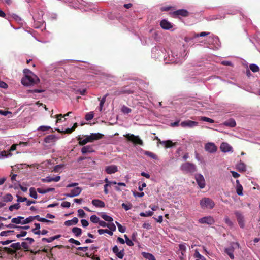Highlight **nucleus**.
Segmentation results:
<instances>
[{
  "label": "nucleus",
  "mask_w": 260,
  "mask_h": 260,
  "mask_svg": "<svg viewBox=\"0 0 260 260\" xmlns=\"http://www.w3.org/2000/svg\"><path fill=\"white\" fill-rule=\"evenodd\" d=\"M21 81L23 85L29 86L38 84L40 82V79L35 74H32L30 76H24Z\"/></svg>",
  "instance_id": "1"
},
{
  "label": "nucleus",
  "mask_w": 260,
  "mask_h": 260,
  "mask_svg": "<svg viewBox=\"0 0 260 260\" xmlns=\"http://www.w3.org/2000/svg\"><path fill=\"white\" fill-rule=\"evenodd\" d=\"M200 205L202 209H212L215 206V203L209 198H203L200 201Z\"/></svg>",
  "instance_id": "2"
},
{
  "label": "nucleus",
  "mask_w": 260,
  "mask_h": 260,
  "mask_svg": "<svg viewBox=\"0 0 260 260\" xmlns=\"http://www.w3.org/2000/svg\"><path fill=\"white\" fill-rule=\"evenodd\" d=\"M239 244L238 242H232L229 247L225 248L224 252L233 260L235 258L234 251L236 248H239Z\"/></svg>",
  "instance_id": "3"
},
{
  "label": "nucleus",
  "mask_w": 260,
  "mask_h": 260,
  "mask_svg": "<svg viewBox=\"0 0 260 260\" xmlns=\"http://www.w3.org/2000/svg\"><path fill=\"white\" fill-rule=\"evenodd\" d=\"M181 170L185 173H193L197 171L196 166L189 162L183 164L181 166Z\"/></svg>",
  "instance_id": "4"
},
{
  "label": "nucleus",
  "mask_w": 260,
  "mask_h": 260,
  "mask_svg": "<svg viewBox=\"0 0 260 260\" xmlns=\"http://www.w3.org/2000/svg\"><path fill=\"white\" fill-rule=\"evenodd\" d=\"M124 136L128 141H132L135 144H139L141 146L143 145V141L138 136H135L133 134H127L124 135Z\"/></svg>",
  "instance_id": "5"
},
{
  "label": "nucleus",
  "mask_w": 260,
  "mask_h": 260,
  "mask_svg": "<svg viewBox=\"0 0 260 260\" xmlns=\"http://www.w3.org/2000/svg\"><path fill=\"white\" fill-rule=\"evenodd\" d=\"M234 214L239 226L242 229L244 228L245 226V220L243 214L238 211H235Z\"/></svg>",
  "instance_id": "6"
},
{
  "label": "nucleus",
  "mask_w": 260,
  "mask_h": 260,
  "mask_svg": "<svg viewBox=\"0 0 260 260\" xmlns=\"http://www.w3.org/2000/svg\"><path fill=\"white\" fill-rule=\"evenodd\" d=\"M82 188L80 187H77L71 190L70 193L64 194L67 197L73 198L79 196L82 192Z\"/></svg>",
  "instance_id": "7"
},
{
  "label": "nucleus",
  "mask_w": 260,
  "mask_h": 260,
  "mask_svg": "<svg viewBox=\"0 0 260 260\" xmlns=\"http://www.w3.org/2000/svg\"><path fill=\"white\" fill-rule=\"evenodd\" d=\"M196 181L201 188H204L205 186V180L203 176L201 174H196L195 176Z\"/></svg>",
  "instance_id": "8"
},
{
  "label": "nucleus",
  "mask_w": 260,
  "mask_h": 260,
  "mask_svg": "<svg viewBox=\"0 0 260 260\" xmlns=\"http://www.w3.org/2000/svg\"><path fill=\"white\" fill-rule=\"evenodd\" d=\"M205 149L210 153H214L217 150V146L213 143H208L205 146Z\"/></svg>",
  "instance_id": "9"
},
{
  "label": "nucleus",
  "mask_w": 260,
  "mask_h": 260,
  "mask_svg": "<svg viewBox=\"0 0 260 260\" xmlns=\"http://www.w3.org/2000/svg\"><path fill=\"white\" fill-rule=\"evenodd\" d=\"M215 221L211 216H207L199 219V222L202 224H213Z\"/></svg>",
  "instance_id": "10"
},
{
  "label": "nucleus",
  "mask_w": 260,
  "mask_h": 260,
  "mask_svg": "<svg viewBox=\"0 0 260 260\" xmlns=\"http://www.w3.org/2000/svg\"><path fill=\"white\" fill-rule=\"evenodd\" d=\"M180 125L183 127H193L198 125V122L188 120L181 122Z\"/></svg>",
  "instance_id": "11"
},
{
  "label": "nucleus",
  "mask_w": 260,
  "mask_h": 260,
  "mask_svg": "<svg viewBox=\"0 0 260 260\" xmlns=\"http://www.w3.org/2000/svg\"><path fill=\"white\" fill-rule=\"evenodd\" d=\"M173 14L175 16L187 17L189 15V12L185 9H179L174 11Z\"/></svg>",
  "instance_id": "12"
},
{
  "label": "nucleus",
  "mask_w": 260,
  "mask_h": 260,
  "mask_svg": "<svg viewBox=\"0 0 260 260\" xmlns=\"http://www.w3.org/2000/svg\"><path fill=\"white\" fill-rule=\"evenodd\" d=\"M160 26L164 29L168 30L172 28L171 23L166 19H163L160 22Z\"/></svg>",
  "instance_id": "13"
},
{
  "label": "nucleus",
  "mask_w": 260,
  "mask_h": 260,
  "mask_svg": "<svg viewBox=\"0 0 260 260\" xmlns=\"http://www.w3.org/2000/svg\"><path fill=\"white\" fill-rule=\"evenodd\" d=\"M118 171V168L116 165H110L106 167L105 172L108 174L115 173Z\"/></svg>",
  "instance_id": "14"
},
{
  "label": "nucleus",
  "mask_w": 260,
  "mask_h": 260,
  "mask_svg": "<svg viewBox=\"0 0 260 260\" xmlns=\"http://www.w3.org/2000/svg\"><path fill=\"white\" fill-rule=\"evenodd\" d=\"M60 179V176H57L55 177H51L50 176L46 177L41 179L43 182H51L52 181L58 182Z\"/></svg>",
  "instance_id": "15"
},
{
  "label": "nucleus",
  "mask_w": 260,
  "mask_h": 260,
  "mask_svg": "<svg viewBox=\"0 0 260 260\" xmlns=\"http://www.w3.org/2000/svg\"><path fill=\"white\" fill-rule=\"evenodd\" d=\"M94 151L95 150H94L93 146L91 145L85 146L81 149V152L83 154L87 153L94 152Z\"/></svg>",
  "instance_id": "16"
},
{
  "label": "nucleus",
  "mask_w": 260,
  "mask_h": 260,
  "mask_svg": "<svg viewBox=\"0 0 260 260\" xmlns=\"http://www.w3.org/2000/svg\"><path fill=\"white\" fill-rule=\"evenodd\" d=\"M157 139L158 140L159 143L161 144L164 145V146L167 148H170V147L175 146L176 145V143H173L171 140L161 141L160 139H158V138H157Z\"/></svg>",
  "instance_id": "17"
},
{
  "label": "nucleus",
  "mask_w": 260,
  "mask_h": 260,
  "mask_svg": "<svg viewBox=\"0 0 260 260\" xmlns=\"http://www.w3.org/2000/svg\"><path fill=\"white\" fill-rule=\"evenodd\" d=\"M220 149L222 152H228L232 150V147L227 143H222L220 146Z\"/></svg>",
  "instance_id": "18"
},
{
  "label": "nucleus",
  "mask_w": 260,
  "mask_h": 260,
  "mask_svg": "<svg viewBox=\"0 0 260 260\" xmlns=\"http://www.w3.org/2000/svg\"><path fill=\"white\" fill-rule=\"evenodd\" d=\"M92 204L95 207L100 208H104L105 206L104 202L99 199L93 200Z\"/></svg>",
  "instance_id": "19"
},
{
  "label": "nucleus",
  "mask_w": 260,
  "mask_h": 260,
  "mask_svg": "<svg viewBox=\"0 0 260 260\" xmlns=\"http://www.w3.org/2000/svg\"><path fill=\"white\" fill-rule=\"evenodd\" d=\"M93 142L92 138L91 137V135L86 136V138L83 139L82 141H80L79 142V144L81 146H83L87 144L88 142Z\"/></svg>",
  "instance_id": "20"
},
{
  "label": "nucleus",
  "mask_w": 260,
  "mask_h": 260,
  "mask_svg": "<svg viewBox=\"0 0 260 260\" xmlns=\"http://www.w3.org/2000/svg\"><path fill=\"white\" fill-rule=\"evenodd\" d=\"M223 124L225 126L230 127H234L236 125V123L234 119L231 118L228 120L224 122Z\"/></svg>",
  "instance_id": "21"
},
{
  "label": "nucleus",
  "mask_w": 260,
  "mask_h": 260,
  "mask_svg": "<svg viewBox=\"0 0 260 260\" xmlns=\"http://www.w3.org/2000/svg\"><path fill=\"white\" fill-rule=\"evenodd\" d=\"M78 222V219L77 217H74L72 220L66 221L64 224L66 226H70L72 225H76Z\"/></svg>",
  "instance_id": "22"
},
{
  "label": "nucleus",
  "mask_w": 260,
  "mask_h": 260,
  "mask_svg": "<svg viewBox=\"0 0 260 260\" xmlns=\"http://www.w3.org/2000/svg\"><path fill=\"white\" fill-rule=\"evenodd\" d=\"M24 217L22 216H18L17 217L12 218L11 222L15 224H23V220Z\"/></svg>",
  "instance_id": "23"
},
{
  "label": "nucleus",
  "mask_w": 260,
  "mask_h": 260,
  "mask_svg": "<svg viewBox=\"0 0 260 260\" xmlns=\"http://www.w3.org/2000/svg\"><path fill=\"white\" fill-rule=\"evenodd\" d=\"M56 137L54 135H50L44 138V142L47 143L53 142L55 140Z\"/></svg>",
  "instance_id": "24"
},
{
  "label": "nucleus",
  "mask_w": 260,
  "mask_h": 260,
  "mask_svg": "<svg viewBox=\"0 0 260 260\" xmlns=\"http://www.w3.org/2000/svg\"><path fill=\"white\" fill-rule=\"evenodd\" d=\"M236 183H237V187H236V192L239 195L241 196L243 194L242 193V190H243V187L240 184L239 181L238 180H236Z\"/></svg>",
  "instance_id": "25"
},
{
  "label": "nucleus",
  "mask_w": 260,
  "mask_h": 260,
  "mask_svg": "<svg viewBox=\"0 0 260 260\" xmlns=\"http://www.w3.org/2000/svg\"><path fill=\"white\" fill-rule=\"evenodd\" d=\"M142 255L144 258L148 259V260H156L154 255L151 253L143 252L142 253Z\"/></svg>",
  "instance_id": "26"
},
{
  "label": "nucleus",
  "mask_w": 260,
  "mask_h": 260,
  "mask_svg": "<svg viewBox=\"0 0 260 260\" xmlns=\"http://www.w3.org/2000/svg\"><path fill=\"white\" fill-rule=\"evenodd\" d=\"M237 169L239 171L244 172L246 170V165L244 162H240L237 165Z\"/></svg>",
  "instance_id": "27"
},
{
  "label": "nucleus",
  "mask_w": 260,
  "mask_h": 260,
  "mask_svg": "<svg viewBox=\"0 0 260 260\" xmlns=\"http://www.w3.org/2000/svg\"><path fill=\"white\" fill-rule=\"evenodd\" d=\"M91 136L92 138L93 141L94 140H99L100 139H102L103 137L104 136V135L100 134V133H92L91 134Z\"/></svg>",
  "instance_id": "28"
},
{
  "label": "nucleus",
  "mask_w": 260,
  "mask_h": 260,
  "mask_svg": "<svg viewBox=\"0 0 260 260\" xmlns=\"http://www.w3.org/2000/svg\"><path fill=\"white\" fill-rule=\"evenodd\" d=\"M13 196L10 193H7L3 197L2 200L4 202H8L13 200Z\"/></svg>",
  "instance_id": "29"
},
{
  "label": "nucleus",
  "mask_w": 260,
  "mask_h": 260,
  "mask_svg": "<svg viewBox=\"0 0 260 260\" xmlns=\"http://www.w3.org/2000/svg\"><path fill=\"white\" fill-rule=\"evenodd\" d=\"M37 190L35 189V188L34 187H31L30 189H29V192H30V196L32 198H33L34 199H37L38 198V194L37 193Z\"/></svg>",
  "instance_id": "30"
},
{
  "label": "nucleus",
  "mask_w": 260,
  "mask_h": 260,
  "mask_svg": "<svg viewBox=\"0 0 260 260\" xmlns=\"http://www.w3.org/2000/svg\"><path fill=\"white\" fill-rule=\"evenodd\" d=\"M35 228L32 230V232L36 235H40L41 234L40 225L39 223H35Z\"/></svg>",
  "instance_id": "31"
},
{
  "label": "nucleus",
  "mask_w": 260,
  "mask_h": 260,
  "mask_svg": "<svg viewBox=\"0 0 260 260\" xmlns=\"http://www.w3.org/2000/svg\"><path fill=\"white\" fill-rule=\"evenodd\" d=\"M144 154L145 155L151 157V158H152L153 159L156 160V159H157V158H158L157 156L155 154H154L153 152L148 151H144Z\"/></svg>",
  "instance_id": "32"
},
{
  "label": "nucleus",
  "mask_w": 260,
  "mask_h": 260,
  "mask_svg": "<svg viewBox=\"0 0 260 260\" xmlns=\"http://www.w3.org/2000/svg\"><path fill=\"white\" fill-rule=\"evenodd\" d=\"M72 232L77 236H80L82 234V230L78 227H74L72 229Z\"/></svg>",
  "instance_id": "33"
},
{
  "label": "nucleus",
  "mask_w": 260,
  "mask_h": 260,
  "mask_svg": "<svg viewBox=\"0 0 260 260\" xmlns=\"http://www.w3.org/2000/svg\"><path fill=\"white\" fill-rule=\"evenodd\" d=\"M101 217H102L104 220H105V221H108V222H112V221H113V218H112L111 217H110V216H108V215H106V214L105 213H103L102 214V215H101Z\"/></svg>",
  "instance_id": "34"
},
{
  "label": "nucleus",
  "mask_w": 260,
  "mask_h": 260,
  "mask_svg": "<svg viewBox=\"0 0 260 260\" xmlns=\"http://www.w3.org/2000/svg\"><path fill=\"white\" fill-rule=\"evenodd\" d=\"M98 233L100 235H102L104 233H107L112 236L113 234V232L109 231L108 229H99L98 230Z\"/></svg>",
  "instance_id": "35"
},
{
  "label": "nucleus",
  "mask_w": 260,
  "mask_h": 260,
  "mask_svg": "<svg viewBox=\"0 0 260 260\" xmlns=\"http://www.w3.org/2000/svg\"><path fill=\"white\" fill-rule=\"evenodd\" d=\"M109 95L108 93H106L101 99L100 98H98V100L100 101L99 106L103 107L104 103L106 102V98Z\"/></svg>",
  "instance_id": "36"
},
{
  "label": "nucleus",
  "mask_w": 260,
  "mask_h": 260,
  "mask_svg": "<svg viewBox=\"0 0 260 260\" xmlns=\"http://www.w3.org/2000/svg\"><path fill=\"white\" fill-rule=\"evenodd\" d=\"M249 68L253 72H257L259 70L258 66L255 64H250Z\"/></svg>",
  "instance_id": "37"
},
{
  "label": "nucleus",
  "mask_w": 260,
  "mask_h": 260,
  "mask_svg": "<svg viewBox=\"0 0 260 260\" xmlns=\"http://www.w3.org/2000/svg\"><path fill=\"white\" fill-rule=\"evenodd\" d=\"M120 90H121V94H130L134 93V91L129 90V89H125V87L122 88L120 89Z\"/></svg>",
  "instance_id": "38"
},
{
  "label": "nucleus",
  "mask_w": 260,
  "mask_h": 260,
  "mask_svg": "<svg viewBox=\"0 0 260 260\" xmlns=\"http://www.w3.org/2000/svg\"><path fill=\"white\" fill-rule=\"evenodd\" d=\"M153 214V212L151 211H146L145 212H141L140 215L142 217H149L151 216Z\"/></svg>",
  "instance_id": "39"
},
{
  "label": "nucleus",
  "mask_w": 260,
  "mask_h": 260,
  "mask_svg": "<svg viewBox=\"0 0 260 260\" xmlns=\"http://www.w3.org/2000/svg\"><path fill=\"white\" fill-rule=\"evenodd\" d=\"M38 131H41L42 132H44L46 131L51 130V132H53L52 128L49 126H41L38 128Z\"/></svg>",
  "instance_id": "40"
},
{
  "label": "nucleus",
  "mask_w": 260,
  "mask_h": 260,
  "mask_svg": "<svg viewBox=\"0 0 260 260\" xmlns=\"http://www.w3.org/2000/svg\"><path fill=\"white\" fill-rule=\"evenodd\" d=\"M20 208V205L19 203L11 205L9 209L10 211H12L14 209L18 210Z\"/></svg>",
  "instance_id": "41"
},
{
  "label": "nucleus",
  "mask_w": 260,
  "mask_h": 260,
  "mask_svg": "<svg viewBox=\"0 0 260 260\" xmlns=\"http://www.w3.org/2000/svg\"><path fill=\"white\" fill-rule=\"evenodd\" d=\"M55 130L57 131L59 133H64V134H71L74 131L72 127L70 128H68L65 131H61L58 128H56Z\"/></svg>",
  "instance_id": "42"
},
{
  "label": "nucleus",
  "mask_w": 260,
  "mask_h": 260,
  "mask_svg": "<svg viewBox=\"0 0 260 260\" xmlns=\"http://www.w3.org/2000/svg\"><path fill=\"white\" fill-rule=\"evenodd\" d=\"M93 117H94L93 112H90L87 113L86 114L85 118L87 121H89V120L92 119Z\"/></svg>",
  "instance_id": "43"
},
{
  "label": "nucleus",
  "mask_w": 260,
  "mask_h": 260,
  "mask_svg": "<svg viewBox=\"0 0 260 260\" xmlns=\"http://www.w3.org/2000/svg\"><path fill=\"white\" fill-rule=\"evenodd\" d=\"M34 220V216H30L23 220V224H26L31 222Z\"/></svg>",
  "instance_id": "44"
},
{
  "label": "nucleus",
  "mask_w": 260,
  "mask_h": 260,
  "mask_svg": "<svg viewBox=\"0 0 260 260\" xmlns=\"http://www.w3.org/2000/svg\"><path fill=\"white\" fill-rule=\"evenodd\" d=\"M14 232V231H2L0 233V236H9V235L13 234Z\"/></svg>",
  "instance_id": "45"
},
{
  "label": "nucleus",
  "mask_w": 260,
  "mask_h": 260,
  "mask_svg": "<svg viewBox=\"0 0 260 260\" xmlns=\"http://www.w3.org/2000/svg\"><path fill=\"white\" fill-rule=\"evenodd\" d=\"M224 221L225 222V223L230 227H233V222L230 219V218H229V217L228 216H225L224 217Z\"/></svg>",
  "instance_id": "46"
},
{
  "label": "nucleus",
  "mask_w": 260,
  "mask_h": 260,
  "mask_svg": "<svg viewBox=\"0 0 260 260\" xmlns=\"http://www.w3.org/2000/svg\"><path fill=\"white\" fill-rule=\"evenodd\" d=\"M116 223L120 232L123 233L125 232L126 228L125 227H123L121 224L117 221H116Z\"/></svg>",
  "instance_id": "47"
},
{
  "label": "nucleus",
  "mask_w": 260,
  "mask_h": 260,
  "mask_svg": "<svg viewBox=\"0 0 260 260\" xmlns=\"http://www.w3.org/2000/svg\"><path fill=\"white\" fill-rule=\"evenodd\" d=\"M90 221L93 223H99V222L100 221V219L97 216L93 215L91 216Z\"/></svg>",
  "instance_id": "48"
},
{
  "label": "nucleus",
  "mask_w": 260,
  "mask_h": 260,
  "mask_svg": "<svg viewBox=\"0 0 260 260\" xmlns=\"http://www.w3.org/2000/svg\"><path fill=\"white\" fill-rule=\"evenodd\" d=\"M121 111H122L123 113H125V114H128L130 112H131L132 111V110L131 109H130L129 108H128V107H126L125 106H123L122 107V109H121Z\"/></svg>",
  "instance_id": "49"
},
{
  "label": "nucleus",
  "mask_w": 260,
  "mask_h": 260,
  "mask_svg": "<svg viewBox=\"0 0 260 260\" xmlns=\"http://www.w3.org/2000/svg\"><path fill=\"white\" fill-rule=\"evenodd\" d=\"M11 247L16 250H19L21 248V245L19 242L12 244Z\"/></svg>",
  "instance_id": "50"
},
{
  "label": "nucleus",
  "mask_w": 260,
  "mask_h": 260,
  "mask_svg": "<svg viewBox=\"0 0 260 260\" xmlns=\"http://www.w3.org/2000/svg\"><path fill=\"white\" fill-rule=\"evenodd\" d=\"M201 120L203 121L208 122H209V123H213L214 122V120H213L212 119H211V118H208V117H204V116L201 117Z\"/></svg>",
  "instance_id": "51"
},
{
  "label": "nucleus",
  "mask_w": 260,
  "mask_h": 260,
  "mask_svg": "<svg viewBox=\"0 0 260 260\" xmlns=\"http://www.w3.org/2000/svg\"><path fill=\"white\" fill-rule=\"evenodd\" d=\"M121 206L122 208H123L126 211L130 210L132 207V205L131 204H126L125 203H122Z\"/></svg>",
  "instance_id": "52"
},
{
  "label": "nucleus",
  "mask_w": 260,
  "mask_h": 260,
  "mask_svg": "<svg viewBox=\"0 0 260 260\" xmlns=\"http://www.w3.org/2000/svg\"><path fill=\"white\" fill-rule=\"evenodd\" d=\"M17 202L19 203L20 202H23L26 201H27V199L25 197H22L19 195H17Z\"/></svg>",
  "instance_id": "53"
},
{
  "label": "nucleus",
  "mask_w": 260,
  "mask_h": 260,
  "mask_svg": "<svg viewBox=\"0 0 260 260\" xmlns=\"http://www.w3.org/2000/svg\"><path fill=\"white\" fill-rule=\"evenodd\" d=\"M23 73L25 74V76H30L32 74H34L30 70L27 69H25L23 70Z\"/></svg>",
  "instance_id": "54"
},
{
  "label": "nucleus",
  "mask_w": 260,
  "mask_h": 260,
  "mask_svg": "<svg viewBox=\"0 0 260 260\" xmlns=\"http://www.w3.org/2000/svg\"><path fill=\"white\" fill-rule=\"evenodd\" d=\"M210 34L209 32H201L200 34H196L194 36L196 37H205L206 36H208Z\"/></svg>",
  "instance_id": "55"
},
{
  "label": "nucleus",
  "mask_w": 260,
  "mask_h": 260,
  "mask_svg": "<svg viewBox=\"0 0 260 260\" xmlns=\"http://www.w3.org/2000/svg\"><path fill=\"white\" fill-rule=\"evenodd\" d=\"M179 249L182 251V252H185L186 250V244H180L179 245Z\"/></svg>",
  "instance_id": "56"
},
{
  "label": "nucleus",
  "mask_w": 260,
  "mask_h": 260,
  "mask_svg": "<svg viewBox=\"0 0 260 260\" xmlns=\"http://www.w3.org/2000/svg\"><path fill=\"white\" fill-rule=\"evenodd\" d=\"M107 227L111 230V231H115L116 230V226L113 223L108 224Z\"/></svg>",
  "instance_id": "57"
},
{
  "label": "nucleus",
  "mask_w": 260,
  "mask_h": 260,
  "mask_svg": "<svg viewBox=\"0 0 260 260\" xmlns=\"http://www.w3.org/2000/svg\"><path fill=\"white\" fill-rule=\"evenodd\" d=\"M124 250H122L120 251H119L116 254V255L119 258H120V259H122L123 258V256H124Z\"/></svg>",
  "instance_id": "58"
},
{
  "label": "nucleus",
  "mask_w": 260,
  "mask_h": 260,
  "mask_svg": "<svg viewBox=\"0 0 260 260\" xmlns=\"http://www.w3.org/2000/svg\"><path fill=\"white\" fill-rule=\"evenodd\" d=\"M69 242L71 243L75 244L77 245H80V242L79 241H77L76 240H75L73 238H71L69 240Z\"/></svg>",
  "instance_id": "59"
},
{
  "label": "nucleus",
  "mask_w": 260,
  "mask_h": 260,
  "mask_svg": "<svg viewBox=\"0 0 260 260\" xmlns=\"http://www.w3.org/2000/svg\"><path fill=\"white\" fill-rule=\"evenodd\" d=\"M61 206L64 208H69L71 206V204L69 202L65 201L61 203Z\"/></svg>",
  "instance_id": "60"
},
{
  "label": "nucleus",
  "mask_w": 260,
  "mask_h": 260,
  "mask_svg": "<svg viewBox=\"0 0 260 260\" xmlns=\"http://www.w3.org/2000/svg\"><path fill=\"white\" fill-rule=\"evenodd\" d=\"M78 216L80 217H81V218L84 217L85 215V213L82 209H79L78 210Z\"/></svg>",
  "instance_id": "61"
},
{
  "label": "nucleus",
  "mask_w": 260,
  "mask_h": 260,
  "mask_svg": "<svg viewBox=\"0 0 260 260\" xmlns=\"http://www.w3.org/2000/svg\"><path fill=\"white\" fill-rule=\"evenodd\" d=\"M55 116V117L57 119L56 121V123L60 122L61 121V118L63 117V115L61 114H57Z\"/></svg>",
  "instance_id": "62"
},
{
  "label": "nucleus",
  "mask_w": 260,
  "mask_h": 260,
  "mask_svg": "<svg viewBox=\"0 0 260 260\" xmlns=\"http://www.w3.org/2000/svg\"><path fill=\"white\" fill-rule=\"evenodd\" d=\"M81 222L83 227H86L89 224L88 221L87 220H86V219H82L81 220Z\"/></svg>",
  "instance_id": "63"
},
{
  "label": "nucleus",
  "mask_w": 260,
  "mask_h": 260,
  "mask_svg": "<svg viewBox=\"0 0 260 260\" xmlns=\"http://www.w3.org/2000/svg\"><path fill=\"white\" fill-rule=\"evenodd\" d=\"M142 227L144 229H146L147 230H149L151 228V225L149 223H144L142 225Z\"/></svg>",
  "instance_id": "64"
}]
</instances>
